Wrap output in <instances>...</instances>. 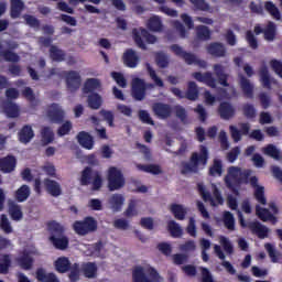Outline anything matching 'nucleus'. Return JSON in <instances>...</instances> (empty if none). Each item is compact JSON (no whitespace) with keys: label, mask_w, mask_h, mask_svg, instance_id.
<instances>
[{"label":"nucleus","mask_w":282,"mask_h":282,"mask_svg":"<svg viewBox=\"0 0 282 282\" xmlns=\"http://www.w3.org/2000/svg\"><path fill=\"white\" fill-rule=\"evenodd\" d=\"M256 215L262 221H271V224L273 225L278 224L279 221V218L275 217V215H273L271 210H269V208H263L262 206H260V204H257L256 206Z\"/></svg>","instance_id":"2eb2a0df"},{"label":"nucleus","mask_w":282,"mask_h":282,"mask_svg":"<svg viewBox=\"0 0 282 282\" xmlns=\"http://www.w3.org/2000/svg\"><path fill=\"white\" fill-rule=\"evenodd\" d=\"M46 116L54 124H61L65 120V111L58 104H52Z\"/></svg>","instance_id":"f8f14e48"},{"label":"nucleus","mask_w":282,"mask_h":282,"mask_svg":"<svg viewBox=\"0 0 282 282\" xmlns=\"http://www.w3.org/2000/svg\"><path fill=\"white\" fill-rule=\"evenodd\" d=\"M43 186L46 193L52 197H61V195H63V188L61 187L59 182L52 178H44L43 182L41 181V177L34 178L33 189L36 195H41L43 193Z\"/></svg>","instance_id":"20e7f679"},{"label":"nucleus","mask_w":282,"mask_h":282,"mask_svg":"<svg viewBox=\"0 0 282 282\" xmlns=\"http://www.w3.org/2000/svg\"><path fill=\"white\" fill-rule=\"evenodd\" d=\"M254 198L257 199V202H259V205L262 204L263 206H265L268 204V199L265 197V188L264 186H259V182L254 191Z\"/></svg>","instance_id":"8fccbe9b"},{"label":"nucleus","mask_w":282,"mask_h":282,"mask_svg":"<svg viewBox=\"0 0 282 282\" xmlns=\"http://www.w3.org/2000/svg\"><path fill=\"white\" fill-rule=\"evenodd\" d=\"M212 35L209 26H206L204 23L196 26V37L200 42H208V40H212Z\"/></svg>","instance_id":"2f4dec72"},{"label":"nucleus","mask_w":282,"mask_h":282,"mask_svg":"<svg viewBox=\"0 0 282 282\" xmlns=\"http://www.w3.org/2000/svg\"><path fill=\"white\" fill-rule=\"evenodd\" d=\"M22 96L32 105L33 107H39V99L34 95V90L31 87H25L22 90Z\"/></svg>","instance_id":"49530a36"},{"label":"nucleus","mask_w":282,"mask_h":282,"mask_svg":"<svg viewBox=\"0 0 282 282\" xmlns=\"http://www.w3.org/2000/svg\"><path fill=\"white\" fill-rule=\"evenodd\" d=\"M218 113L221 120H231V118H235L236 108L230 101H220Z\"/></svg>","instance_id":"ddd939ff"},{"label":"nucleus","mask_w":282,"mask_h":282,"mask_svg":"<svg viewBox=\"0 0 282 282\" xmlns=\"http://www.w3.org/2000/svg\"><path fill=\"white\" fill-rule=\"evenodd\" d=\"M193 77L197 79V82H203L204 84H207V86H210L212 88L217 87V79L214 77L213 73L207 70L206 73L195 72L193 73Z\"/></svg>","instance_id":"f3484780"},{"label":"nucleus","mask_w":282,"mask_h":282,"mask_svg":"<svg viewBox=\"0 0 282 282\" xmlns=\"http://www.w3.org/2000/svg\"><path fill=\"white\" fill-rule=\"evenodd\" d=\"M170 48L172 53H174V55L184 59L186 64H198V66L206 68L207 62L205 59H197L194 53H188L187 51H184V48L180 46V44H172Z\"/></svg>","instance_id":"423d86ee"},{"label":"nucleus","mask_w":282,"mask_h":282,"mask_svg":"<svg viewBox=\"0 0 282 282\" xmlns=\"http://www.w3.org/2000/svg\"><path fill=\"white\" fill-rule=\"evenodd\" d=\"M167 229L172 237H182L183 235V228L175 221V219H170V221H167Z\"/></svg>","instance_id":"c03bdc74"},{"label":"nucleus","mask_w":282,"mask_h":282,"mask_svg":"<svg viewBox=\"0 0 282 282\" xmlns=\"http://www.w3.org/2000/svg\"><path fill=\"white\" fill-rule=\"evenodd\" d=\"M111 76L119 87H122L123 89L124 87H127V78H124V75L122 73L112 72Z\"/></svg>","instance_id":"0e129e2a"},{"label":"nucleus","mask_w":282,"mask_h":282,"mask_svg":"<svg viewBox=\"0 0 282 282\" xmlns=\"http://www.w3.org/2000/svg\"><path fill=\"white\" fill-rule=\"evenodd\" d=\"M59 76H64L66 87L72 94H75V91L80 89V85H83V77H80V73H78V70H62Z\"/></svg>","instance_id":"0eeeda50"},{"label":"nucleus","mask_w":282,"mask_h":282,"mask_svg":"<svg viewBox=\"0 0 282 282\" xmlns=\"http://www.w3.org/2000/svg\"><path fill=\"white\" fill-rule=\"evenodd\" d=\"M30 186L22 185L15 191L14 197L17 202L23 203L26 202V199L30 197Z\"/></svg>","instance_id":"ea45409f"},{"label":"nucleus","mask_w":282,"mask_h":282,"mask_svg":"<svg viewBox=\"0 0 282 282\" xmlns=\"http://www.w3.org/2000/svg\"><path fill=\"white\" fill-rule=\"evenodd\" d=\"M240 87L242 89V93L245 97L252 98L253 97V84H251L250 79L246 77V75H240Z\"/></svg>","instance_id":"7c9ffc66"},{"label":"nucleus","mask_w":282,"mask_h":282,"mask_svg":"<svg viewBox=\"0 0 282 282\" xmlns=\"http://www.w3.org/2000/svg\"><path fill=\"white\" fill-rule=\"evenodd\" d=\"M148 29L149 31L160 32L163 29V22L161 18L158 15H153V18H150L148 20Z\"/></svg>","instance_id":"37998d69"},{"label":"nucleus","mask_w":282,"mask_h":282,"mask_svg":"<svg viewBox=\"0 0 282 282\" xmlns=\"http://www.w3.org/2000/svg\"><path fill=\"white\" fill-rule=\"evenodd\" d=\"M80 268L86 279H96L98 274V265H96V262H84Z\"/></svg>","instance_id":"a878e982"},{"label":"nucleus","mask_w":282,"mask_h":282,"mask_svg":"<svg viewBox=\"0 0 282 282\" xmlns=\"http://www.w3.org/2000/svg\"><path fill=\"white\" fill-rule=\"evenodd\" d=\"M101 87L100 79L98 78H88L84 83L83 94H96Z\"/></svg>","instance_id":"393cba45"},{"label":"nucleus","mask_w":282,"mask_h":282,"mask_svg":"<svg viewBox=\"0 0 282 282\" xmlns=\"http://www.w3.org/2000/svg\"><path fill=\"white\" fill-rule=\"evenodd\" d=\"M138 202L135 199H130L128 208L124 210V217H135L138 215Z\"/></svg>","instance_id":"6e6d98bb"},{"label":"nucleus","mask_w":282,"mask_h":282,"mask_svg":"<svg viewBox=\"0 0 282 282\" xmlns=\"http://www.w3.org/2000/svg\"><path fill=\"white\" fill-rule=\"evenodd\" d=\"M263 152L265 155L273 158V160H281V151L274 144L264 147Z\"/></svg>","instance_id":"603ef678"},{"label":"nucleus","mask_w":282,"mask_h":282,"mask_svg":"<svg viewBox=\"0 0 282 282\" xmlns=\"http://www.w3.org/2000/svg\"><path fill=\"white\" fill-rule=\"evenodd\" d=\"M219 241H220L224 250H226V252H228V254H232V252H235L234 243H231V241L228 237H226L225 235H220Z\"/></svg>","instance_id":"13d9d810"},{"label":"nucleus","mask_w":282,"mask_h":282,"mask_svg":"<svg viewBox=\"0 0 282 282\" xmlns=\"http://www.w3.org/2000/svg\"><path fill=\"white\" fill-rule=\"evenodd\" d=\"M214 73L221 86H230L228 82L229 75L225 72L223 64H214Z\"/></svg>","instance_id":"b1692460"},{"label":"nucleus","mask_w":282,"mask_h":282,"mask_svg":"<svg viewBox=\"0 0 282 282\" xmlns=\"http://www.w3.org/2000/svg\"><path fill=\"white\" fill-rule=\"evenodd\" d=\"M171 93L177 97L178 99H189L191 101H196L199 97V88L196 82H188L187 83V90L183 93L181 88H170Z\"/></svg>","instance_id":"1a4fd4ad"},{"label":"nucleus","mask_w":282,"mask_h":282,"mask_svg":"<svg viewBox=\"0 0 282 282\" xmlns=\"http://www.w3.org/2000/svg\"><path fill=\"white\" fill-rule=\"evenodd\" d=\"M224 224L229 230H235V215L230 210L224 213Z\"/></svg>","instance_id":"5fc2aeb1"},{"label":"nucleus","mask_w":282,"mask_h":282,"mask_svg":"<svg viewBox=\"0 0 282 282\" xmlns=\"http://www.w3.org/2000/svg\"><path fill=\"white\" fill-rule=\"evenodd\" d=\"M42 143L47 145L54 142V130L50 126H45L41 129Z\"/></svg>","instance_id":"58836bf2"},{"label":"nucleus","mask_w":282,"mask_h":282,"mask_svg":"<svg viewBox=\"0 0 282 282\" xmlns=\"http://www.w3.org/2000/svg\"><path fill=\"white\" fill-rule=\"evenodd\" d=\"M65 51L58 48L56 45H51L50 57L54 63H63V61H65Z\"/></svg>","instance_id":"e433bc0d"},{"label":"nucleus","mask_w":282,"mask_h":282,"mask_svg":"<svg viewBox=\"0 0 282 282\" xmlns=\"http://www.w3.org/2000/svg\"><path fill=\"white\" fill-rule=\"evenodd\" d=\"M186 231L192 237H197V226H196L195 217H189L188 224H187V227H186Z\"/></svg>","instance_id":"338daca9"},{"label":"nucleus","mask_w":282,"mask_h":282,"mask_svg":"<svg viewBox=\"0 0 282 282\" xmlns=\"http://www.w3.org/2000/svg\"><path fill=\"white\" fill-rule=\"evenodd\" d=\"M170 210L174 215L175 219L183 220L187 215V208H185L183 204H171Z\"/></svg>","instance_id":"4c0bfd02"},{"label":"nucleus","mask_w":282,"mask_h":282,"mask_svg":"<svg viewBox=\"0 0 282 282\" xmlns=\"http://www.w3.org/2000/svg\"><path fill=\"white\" fill-rule=\"evenodd\" d=\"M54 265L56 272H58L59 274H65L66 272H69V269L72 268V262L69 261V258L61 257L55 261Z\"/></svg>","instance_id":"c85d7f7f"},{"label":"nucleus","mask_w":282,"mask_h":282,"mask_svg":"<svg viewBox=\"0 0 282 282\" xmlns=\"http://www.w3.org/2000/svg\"><path fill=\"white\" fill-rule=\"evenodd\" d=\"M108 204L113 213H120L122 210V206H124V196H122V194H113L109 198Z\"/></svg>","instance_id":"bb28decb"},{"label":"nucleus","mask_w":282,"mask_h":282,"mask_svg":"<svg viewBox=\"0 0 282 282\" xmlns=\"http://www.w3.org/2000/svg\"><path fill=\"white\" fill-rule=\"evenodd\" d=\"M242 113L248 120H254V118H257V108L253 106V104H243Z\"/></svg>","instance_id":"de8ad7c7"},{"label":"nucleus","mask_w":282,"mask_h":282,"mask_svg":"<svg viewBox=\"0 0 282 282\" xmlns=\"http://www.w3.org/2000/svg\"><path fill=\"white\" fill-rule=\"evenodd\" d=\"M208 160L209 151L207 147L200 144L199 152L192 153L189 162H182V175H188V173H198L199 169H205V166H207Z\"/></svg>","instance_id":"f257e3e1"},{"label":"nucleus","mask_w":282,"mask_h":282,"mask_svg":"<svg viewBox=\"0 0 282 282\" xmlns=\"http://www.w3.org/2000/svg\"><path fill=\"white\" fill-rule=\"evenodd\" d=\"M207 53L214 57H226L227 48L221 42H212V44L207 46Z\"/></svg>","instance_id":"6ab92c4d"},{"label":"nucleus","mask_w":282,"mask_h":282,"mask_svg":"<svg viewBox=\"0 0 282 282\" xmlns=\"http://www.w3.org/2000/svg\"><path fill=\"white\" fill-rule=\"evenodd\" d=\"M99 116H101L102 120L107 122L109 127H116V124L113 123V120H116L113 111L101 109L99 111Z\"/></svg>","instance_id":"864d4df0"},{"label":"nucleus","mask_w":282,"mask_h":282,"mask_svg":"<svg viewBox=\"0 0 282 282\" xmlns=\"http://www.w3.org/2000/svg\"><path fill=\"white\" fill-rule=\"evenodd\" d=\"M124 184L126 181L122 171L118 170V167H110L108 170V189L111 192L120 191V188H123Z\"/></svg>","instance_id":"6e6552de"},{"label":"nucleus","mask_w":282,"mask_h":282,"mask_svg":"<svg viewBox=\"0 0 282 282\" xmlns=\"http://www.w3.org/2000/svg\"><path fill=\"white\" fill-rule=\"evenodd\" d=\"M87 105L89 109H100L102 107V96H100L98 93H90L87 97Z\"/></svg>","instance_id":"c756f323"},{"label":"nucleus","mask_w":282,"mask_h":282,"mask_svg":"<svg viewBox=\"0 0 282 282\" xmlns=\"http://www.w3.org/2000/svg\"><path fill=\"white\" fill-rule=\"evenodd\" d=\"M263 33H264V40L272 42L276 35V24H274V22H269Z\"/></svg>","instance_id":"3c124183"},{"label":"nucleus","mask_w":282,"mask_h":282,"mask_svg":"<svg viewBox=\"0 0 282 282\" xmlns=\"http://www.w3.org/2000/svg\"><path fill=\"white\" fill-rule=\"evenodd\" d=\"M8 213L13 221H21V219H23V209H21V205L12 199L8 200Z\"/></svg>","instance_id":"dca6fc26"},{"label":"nucleus","mask_w":282,"mask_h":282,"mask_svg":"<svg viewBox=\"0 0 282 282\" xmlns=\"http://www.w3.org/2000/svg\"><path fill=\"white\" fill-rule=\"evenodd\" d=\"M143 171L151 173L152 175H161L163 173L162 167L159 164H143Z\"/></svg>","instance_id":"680f3d73"},{"label":"nucleus","mask_w":282,"mask_h":282,"mask_svg":"<svg viewBox=\"0 0 282 282\" xmlns=\"http://www.w3.org/2000/svg\"><path fill=\"white\" fill-rule=\"evenodd\" d=\"M152 110L159 120H167L173 115V106L164 101H155L152 104Z\"/></svg>","instance_id":"9b49d317"},{"label":"nucleus","mask_w":282,"mask_h":282,"mask_svg":"<svg viewBox=\"0 0 282 282\" xmlns=\"http://www.w3.org/2000/svg\"><path fill=\"white\" fill-rule=\"evenodd\" d=\"M77 142L83 147V149H87L91 151L94 149V137L88 132L82 131L77 134Z\"/></svg>","instance_id":"5701e85b"},{"label":"nucleus","mask_w":282,"mask_h":282,"mask_svg":"<svg viewBox=\"0 0 282 282\" xmlns=\"http://www.w3.org/2000/svg\"><path fill=\"white\" fill-rule=\"evenodd\" d=\"M248 228L251 230V232L258 235L260 239H264L269 235L268 226L261 224V221H250L248 224Z\"/></svg>","instance_id":"a211bd4d"},{"label":"nucleus","mask_w":282,"mask_h":282,"mask_svg":"<svg viewBox=\"0 0 282 282\" xmlns=\"http://www.w3.org/2000/svg\"><path fill=\"white\" fill-rule=\"evenodd\" d=\"M2 109L8 118H19V106L12 101H6Z\"/></svg>","instance_id":"c9c22d12"},{"label":"nucleus","mask_w":282,"mask_h":282,"mask_svg":"<svg viewBox=\"0 0 282 282\" xmlns=\"http://www.w3.org/2000/svg\"><path fill=\"white\" fill-rule=\"evenodd\" d=\"M2 58L7 62V63H19V61H21V57L19 56V54L10 51V50H6V52L3 53Z\"/></svg>","instance_id":"e2e57ef3"},{"label":"nucleus","mask_w":282,"mask_h":282,"mask_svg":"<svg viewBox=\"0 0 282 282\" xmlns=\"http://www.w3.org/2000/svg\"><path fill=\"white\" fill-rule=\"evenodd\" d=\"M73 230L79 237H86V235L98 230V221L94 217L87 216L83 220H76L73 224Z\"/></svg>","instance_id":"39448f33"},{"label":"nucleus","mask_w":282,"mask_h":282,"mask_svg":"<svg viewBox=\"0 0 282 282\" xmlns=\"http://www.w3.org/2000/svg\"><path fill=\"white\" fill-rule=\"evenodd\" d=\"M18 265L22 268V270H32V265H34V259L30 253L23 252L18 259H17Z\"/></svg>","instance_id":"f704fd0d"},{"label":"nucleus","mask_w":282,"mask_h":282,"mask_svg":"<svg viewBox=\"0 0 282 282\" xmlns=\"http://www.w3.org/2000/svg\"><path fill=\"white\" fill-rule=\"evenodd\" d=\"M140 58L138 57V54L133 48H128L122 55V62L126 67H129L130 69H134V67H138Z\"/></svg>","instance_id":"4468645a"},{"label":"nucleus","mask_w":282,"mask_h":282,"mask_svg":"<svg viewBox=\"0 0 282 282\" xmlns=\"http://www.w3.org/2000/svg\"><path fill=\"white\" fill-rule=\"evenodd\" d=\"M198 192L200 193L204 202H210L212 206H218V204H224L225 199L223 197V194L220 193L219 188L217 186L214 187L213 197L212 193L209 191H206V186L204 184H197Z\"/></svg>","instance_id":"9d476101"},{"label":"nucleus","mask_w":282,"mask_h":282,"mask_svg":"<svg viewBox=\"0 0 282 282\" xmlns=\"http://www.w3.org/2000/svg\"><path fill=\"white\" fill-rule=\"evenodd\" d=\"M0 228L3 230V232H6V235H10L12 232V225L10 224V220L6 214L1 215Z\"/></svg>","instance_id":"bf43d9fd"},{"label":"nucleus","mask_w":282,"mask_h":282,"mask_svg":"<svg viewBox=\"0 0 282 282\" xmlns=\"http://www.w3.org/2000/svg\"><path fill=\"white\" fill-rule=\"evenodd\" d=\"M264 248H265L267 252L269 253V257L271 258V262H273V263L279 262L281 253H280V251H276L274 245L271 243L270 241H267V243H264Z\"/></svg>","instance_id":"a18cd8bd"},{"label":"nucleus","mask_w":282,"mask_h":282,"mask_svg":"<svg viewBox=\"0 0 282 282\" xmlns=\"http://www.w3.org/2000/svg\"><path fill=\"white\" fill-rule=\"evenodd\" d=\"M250 175V169L241 171L239 166H229L227 175L225 176V184L229 191L238 194L239 186H241V184H248Z\"/></svg>","instance_id":"7ed1b4c3"},{"label":"nucleus","mask_w":282,"mask_h":282,"mask_svg":"<svg viewBox=\"0 0 282 282\" xmlns=\"http://www.w3.org/2000/svg\"><path fill=\"white\" fill-rule=\"evenodd\" d=\"M145 273L149 275L151 282H160L161 275L153 267H145Z\"/></svg>","instance_id":"69168bd1"},{"label":"nucleus","mask_w":282,"mask_h":282,"mask_svg":"<svg viewBox=\"0 0 282 282\" xmlns=\"http://www.w3.org/2000/svg\"><path fill=\"white\" fill-rule=\"evenodd\" d=\"M14 169H17V158H14V155L0 159V171H2V173H12Z\"/></svg>","instance_id":"412c9836"},{"label":"nucleus","mask_w":282,"mask_h":282,"mask_svg":"<svg viewBox=\"0 0 282 282\" xmlns=\"http://www.w3.org/2000/svg\"><path fill=\"white\" fill-rule=\"evenodd\" d=\"M35 279L39 282H59L55 273H47L44 268L36 269Z\"/></svg>","instance_id":"4be33fe9"},{"label":"nucleus","mask_w":282,"mask_h":282,"mask_svg":"<svg viewBox=\"0 0 282 282\" xmlns=\"http://www.w3.org/2000/svg\"><path fill=\"white\" fill-rule=\"evenodd\" d=\"M224 173V164L221 160H217L215 159L213 161L212 166H209V175H212V177H216L221 176Z\"/></svg>","instance_id":"a19ab883"},{"label":"nucleus","mask_w":282,"mask_h":282,"mask_svg":"<svg viewBox=\"0 0 282 282\" xmlns=\"http://www.w3.org/2000/svg\"><path fill=\"white\" fill-rule=\"evenodd\" d=\"M131 96L133 99L142 100V78L135 77L131 82Z\"/></svg>","instance_id":"cd10ccee"},{"label":"nucleus","mask_w":282,"mask_h":282,"mask_svg":"<svg viewBox=\"0 0 282 282\" xmlns=\"http://www.w3.org/2000/svg\"><path fill=\"white\" fill-rule=\"evenodd\" d=\"M69 131H72V121H66L58 128L57 134L63 138V135L69 134Z\"/></svg>","instance_id":"774afa93"},{"label":"nucleus","mask_w":282,"mask_h":282,"mask_svg":"<svg viewBox=\"0 0 282 282\" xmlns=\"http://www.w3.org/2000/svg\"><path fill=\"white\" fill-rule=\"evenodd\" d=\"M48 230V240L56 250H67L69 248V238L65 235V226L56 220L46 223Z\"/></svg>","instance_id":"f03ea898"},{"label":"nucleus","mask_w":282,"mask_h":282,"mask_svg":"<svg viewBox=\"0 0 282 282\" xmlns=\"http://www.w3.org/2000/svg\"><path fill=\"white\" fill-rule=\"evenodd\" d=\"M155 62L160 68H167L170 61L165 53H156Z\"/></svg>","instance_id":"052dcab7"},{"label":"nucleus","mask_w":282,"mask_h":282,"mask_svg":"<svg viewBox=\"0 0 282 282\" xmlns=\"http://www.w3.org/2000/svg\"><path fill=\"white\" fill-rule=\"evenodd\" d=\"M260 82L264 88H272V77L270 75L269 68L267 65L261 66L259 69Z\"/></svg>","instance_id":"473e14b6"},{"label":"nucleus","mask_w":282,"mask_h":282,"mask_svg":"<svg viewBox=\"0 0 282 282\" xmlns=\"http://www.w3.org/2000/svg\"><path fill=\"white\" fill-rule=\"evenodd\" d=\"M68 279L70 282H78L80 281V272H82V268L79 263H73L70 265V269L68 270Z\"/></svg>","instance_id":"79ce46f5"},{"label":"nucleus","mask_w":282,"mask_h":282,"mask_svg":"<svg viewBox=\"0 0 282 282\" xmlns=\"http://www.w3.org/2000/svg\"><path fill=\"white\" fill-rule=\"evenodd\" d=\"M94 173V170L90 166H86L82 171V176H80V186H89L91 184V175Z\"/></svg>","instance_id":"09e8293b"},{"label":"nucleus","mask_w":282,"mask_h":282,"mask_svg":"<svg viewBox=\"0 0 282 282\" xmlns=\"http://www.w3.org/2000/svg\"><path fill=\"white\" fill-rule=\"evenodd\" d=\"M18 138L21 144H30V142H32V139L34 138V130L32 129V126H23L18 133Z\"/></svg>","instance_id":"aec40b11"},{"label":"nucleus","mask_w":282,"mask_h":282,"mask_svg":"<svg viewBox=\"0 0 282 282\" xmlns=\"http://www.w3.org/2000/svg\"><path fill=\"white\" fill-rule=\"evenodd\" d=\"M264 9L275 19L281 20L282 15L273 2H265Z\"/></svg>","instance_id":"4d7b16f0"},{"label":"nucleus","mask_w":282,"mask_h":282,"mask_svg":"<svg viewBox=\"0 0 282 282\" xmlns=\"http://www.w3.org/2000/svg\"><path fill=\"white\" fill-rule=\"evenodd\" d=\"M25 9V3L22 0H11L10 17L11 19H19L21 12Z\"/></svg>","instance_id":"72a5a7b5"}]
</instances>
